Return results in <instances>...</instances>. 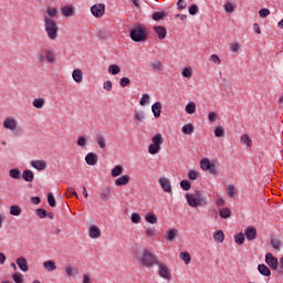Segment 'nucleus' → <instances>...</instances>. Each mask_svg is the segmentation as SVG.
<instances>
[{
  "label": "nucleus",
  "instance_id": "f3484780",
  "mask_svg": "<svg viewBox=\"0 0 283 283\" xmlns=\"http://www.w3.org/2000/svg\"><path fill=\"white\" fill-rule=\"evenodd\" d=\"M61 12L63 17H74V14H76V9H74V6L69 4L61 7Z\"/></svg>",
  "mask_w": 283,
  "mask_h": 283
},
{
  "label": "nucleus",
  "instance_id": "6e6552de",
  "mask_svg": "<svg viewBox=\"0 0 283 283\" xmlns=\"http://www.w3.org/2000/svg\"><path fill=\"white\" fill-rule=\"evenodd\" d=\"M91 13L95 19H101V17L105 15V4L104 3H97L91 7Z\"/></svg>",
  "mask_w": 283,
  "mask_h": 283
},
{
  "label": "nucleus",
  "instance_id": "f03ea898",
  "mask_svg": "<svg viewBox=\"0 0 283 283\" xmlns=\"http://www.w3.org/2000/svg\"><path fill=\"white\" fill-rule=\"evenodd\" d=\"M186 200L189 207L197 209V207H205L207 205V200L202 197V192L199 190L195 191V195L189 192L186 193Z\"/></svg>",
  "mask_w": 283,
  "mask_h": 283
},
{
  "label": "nucleus",
  "instance_id": "f8f14e48",
  "mask_svg": "<svg viewBox=\"0 0 283 283\" xmlns=\"http://www.w3.org/2000/svg\"><path fill=\"white\" fill-rule=\"evenodd\" d=\"M156 266H159V275L164 280H171V272L169 271V268L165 263L157 264Z\"/></svg>",
  "mask_w": 283,
  "mask_h": 283
},
{
  "label": "nucleus",
  "instance_id": "58836bf2",
  "mask_svg": "<svg viewBox=\"0 0 283 283\" xmlns=\"http://www.w3.org/2000/svg\"><path fill=\"white\" fill-rule=\"evenodd\" d=\"M181 75L184 78H191V76H193V69L190 66L185 67L181 72Z\"/></svg>",
  "mask_w": 283,
  "mask_h": 283
},
{
  "label": "nucleus",
  "instance_id": "f257e3e1",
  "mask_svg": "<svg viewBox=\"0 0 283 283\" xmlns=\"http://www.w3.org/2000/svg\"><path fill=\"white\" fill-rule=\"evenodd\" d=\"M44 29L48 38L51 41H56L59 38V23L53 18H44Z\"/></svg>",
  "mask_w": 283,
  "mask_h": 283
},
{
  "label": "nucleus",
  "instance_id": "72a5a7b5",
  "mask_svg": "<svg viewBox=\"0 0 283 283\" xmlns=\"http://www.w3.org/2000/svg\"><path fill=\"white\" fill-rule=\"evenodd\" d=\"M213 240H216V242H224V232L222 230H217L213 233Z\"/></svg>",
  "mask_w": 283,
  "mask_h": 283
},
{
  "label": "nucleus",
  "instance_id": "c756f323",
  "mask_svg": "<svg viewBox=\"0 0 283 283\" xmlns=\"http://www.w3.org/2000/svg\"><path fill=\"white\" fill-rule=\"evenodd\" d=\"M9 176L13 180H21V170L19 168H12L9 170Z\"/></svg>",
  "mask_w": 283,
  "mask_h": 283
},
{
  "label": "nucleus",
  "instance_id": "7c9ffc66",
  "mask_svg": "<svg viewBox=\"0 0 283 283\" xmlns=\"http://www.w3.org/2000/svg\"><path fill=\"white\" fill-rule=\"evenodd\" d=\"M179 259L186 264H191V254L189 252H180Z\"/></svg>",
  "mask_w": 283,
  "mask_h": 283
},
{
  "label": "nucleus",
  "instance_id": "2f4dec72",
  "mask_svg": "<svg viewBox=\"0 0 283 283\" xmlns=\"http://www.w3.org/2000/svg\"><path fill=\"white\" fill-rule=\"evenodd\" d=\"M33 107H35V109H43L44 105H45V98L43 97H39L35 98L32 103Z\"/></svg>",
  "mask_w": 283,
  "mask_h": 283
},
{
  "label": "nucleus",
  "instance_id": "13d9d810",
  "mask_svg": "<svg viewBox=\"0 0 283 283\" xmlns=\"http://www.w3.org/2000/svg\"><path fill=\"white\" fill-rule=\"evenodd\" d=\"M269 14H271V10L263 8L259 11V15L261 17V19H266V17H269Z\"/></svg>",
  "mask_w": 283,
  "mask_h": 283
},
{
  "label": "nucleus",
  "instance_id": "e2e57ef3",
  "mask_svg": "<svg viewBox=\"0 0 283 283\" xmlns=\"http://www.w3.org/2000/svg\"><path fill=\"white\" fill-rule=\"evenodd\" d=\"M223 8L226 12H235V7H233V3L231 2H227Z\"/></svg>",
  "mask_w": 283,
  "mask_h": 283
},
{
  "label": "nucleus",
  "instance_id": "cd10ccee",
  "mask_svg": "<svg viewBox=\"0 0 283 283\" xmlns=\"http://www.w3.org/2000/svg\"><path fill=\"white\" fill-rule=\"evenodd\" d=\"M43 266L49 273L56 271V262H54L53 260L45 261L43 263Z\"/></svg>",
  "mask_w": 283,
  "mask_h": 283
},
{
  "label": "nucleus",
  "instance_id": "5fc2aeb1",
  "mask_svg": "<svg viewBox=\"0 0 283 283\" xmlns=\"http://www.w3.org/2000/svg\"><path fill=\"white\" fill-rule=\"evenodd\" d=\"M132 83V80L129 77H122L119 80L120 87H128V85Z\"/></svg>",
  "mask_w": 283,
  "mask_h": 283
},
{
  "label": "nucleus",
  "instance_id": "412c9836",
  "mask_svg": "<svg viewBox=\"0 0 283 283\" xmlns=\"http://www.w3.org/2000/svg\"><path fill=\"white\" fill-rule=\"evenodd\" d=\"M130 177L129 175H123L122 177L115 180L116 187H125V185H129Z\"/></svg>",
  "mask_w": 283,
  "mask_h": 283
},
{
  "label": "nucleus",
  "instance_id": "37998d69",
  "mask_svg": "<svg viewBox=\"0 0 283 283\" xmlns=\"http://www.w3.org/2000/svg\"><path fill=\"white\" fill-rule=\"evenodd\" d=\"M180 187L184 191H189V189H191V181L184 179L180 181Z\"/></svg>",
  "mask_w": 283,
  "mask_h": 283
},
{
  "label": "nucleus",
  "instance_id": "a211bd4d",
  "mask_svg": "<svg viewBox=\"0 0 283 283\" xmlns=\"http://www.w3.org/2000/svg\"><path fill=\"white\" fill-rule=\"evenodd\" d=\"M154 32H156L159 41H163L167 36V29L165 27H154Z\"/></svg>",
  "mask_w": 283,
  "mask_h": 283
},
{
  "label": "nucleus",
  "instance_id": "5701e85b",
  "mask_svg": "<svg viewBox=\"0 0 283 283\" xmlns=\"http://www.w3.org/2000/svg\"><path fill=\"white\" fill-rule=\"evenodd\" d=\"M22 179L25 182H34V172L30 169H25L22 172Z\"/></svg>",
  "mask_w": 283,
  "mask_h": 283
},
{
  "label": "nucleus",
  "instance_id": "de8ad7c7",
  "mask_svg": "<svg viewBox=\"0 0 283 283\" xmlns=\"http://www.w3.org/2000/svg\"><path fill=\"white\" fill-rule=\"evenodd\" d=\"M214 136L216 138H222V136H224V128L222 126H217L214 128Z\"/></svg>",
  "mask_w": 283,
  "mask_h": 283
},
{
  "label": "nucleus",
  "instance_id": "c03bdc74",
  "mask_svg": "<svg viewBox=\"0 0 283 283\" xmlns=\"http://www.w3.org/2000/svg\"><path fill=\"white\" fill-rule=\"evenodd\" d=\"M188 12H189V14H191V17H196V14H198V12H200V8L198 7V4H191L188 8Z\"/></svg>",
  "mask_w": 283,
  "mask_h": 283
},
{
  "label": "nucleus",
  "instance_id": "b1692460",
  "mask_svg": "<svg viewBox=\"0 0 283 283\" xmlns=\"http://www.w3.org/2000/svg\"><path fill=\"white\" fill-rule=\"evenodd\" d=\"M181 132H182V134H185L186 136H191V134H193V132H196V127L193 126V124L188 123V124H185V125L181 127Z\"/></svg>",
  "mask_w": 283,
  "mask_h": 283
},
{
  "label": "nucleus",
  "instance_id": "a18cd8bd",
  "mask_svg": "<svg viewBox=\"0 0 283 283\" xmlns=\"http://www.w3.org/2000/svg\"><path fill=\"white\" fill-rule=\"evenodd\" d=\"M151 69L154 70V72H160L163 70V62L160 60L153 62Z\"/></svg>",
  "mask_w": 283,
  "mask_h": 283
},
{
  "label": "nucleus",
  "instance_id": "774afa93",
  "mask_svg": "<svg viewBox=\"0 0 283 283\" xmlns=\"http://www.w3.org/2000/svg\"><path fill=\"white\" fill-rule=\"evenodd\" d=\"M106 92H112V81H106L103 85Z\"/></svg>",
  "mask_w": 283,
  "mask_h": 283
},
{
  "label": "nucleus",
  "instance_id": "f704fd0d",
  "mask_svg": "<svg viewBox=\"0 0 283 283\" xmlns=\"http://www.w3.org/2000/svg\"><path fill=\"white\" fill-rule=\"evenodd\" d=\"M108 74H112L113 76H116L117 74H120V66L118 64H112L108 66Z\"/></svg>",
  "mask_w": 283,
  "mask_h": 283
},
{
  "label": "nucleus",
  "instance_id": "e433bc0d",
  "mask_svg": "<svg viewBox=\"0 0 283 283\" xmlns=\"http://www.w3.org/2000/svg\"><path fill=\"white\" fill-rule=\"evenodd\" d=\"M219 216H220V218H222L223 220L229 219V217L231 216V209H229V208H222V209H220Z\"/></svg>",
  "mask_w": 283,
  "mask_h": 283
},
{
  "label": "nucleus",
  "instance_id": "c9c22d12",
  "mask_svg": "<svg viewBox=\"0 0 283 283\" xmlns=\"http://www.w3.org/2000/svg\"><path fill=\"white\" fill-rule=\"evenodd\" d=\"M145 220L149 224H157L158 223V217H156V214H154V213L146 214Z\"/></svg>",
  "mask_w": 283,
  "mask_h": 283
},
{
  "label": "nucleus",
  "instance_id": "ddd939ff",
  "mask_svg": "<svg viewBox=\"0 0 283 283\" xmlns=\"http://www.w3.org/2000/svg\"><path fill=\"white\" fill-rule=\"evenodd\" d=\"M15 264L19 266L20 271H23V273L30 271V265L28 264V259H25V256L18 258Z\"/></svg>",
  "mask_w": 283,
  "mask_h": 283
},
{
  "label": "nucleus",
  "instance_id": "4468645a",
  "mask_svg": "<svg viewBox=\"0 0 283 283\" xmlns=\"http://www.w3.org/2000/svg\"><path fill=\"white\" fill-rule=\"evenodd\" d=\"M85 163H86V165H90L91 167L98 165V155L96 153H88L85 156Z\"/></svg>",
  "mask_w": 283,
  "mask_h": 283
},
{
  "label": "nucleus",
  "instance_id": "8fccbe9b",
  "mask_svg": "<svg viewBox=\"0 0 283 283\" xmlns=\"http://www.w3.org/2000/svg\"><path fill=\"white\" fill-rule=\"evenodd\" d=\"M244 233L240 232L237 235H234V242L237 244H244Z\"/></svg>",
  "mask_w": 283,
  "mask_h": 283
},
{
  "label": "nucleus",
  "instance_id": "4d7b16f0",
  "mask_svg": "<svg viewBox=\"0 0 283 283\" xmlns=\"http://www.w3.org/2000/svg\"><path fill=\"white\" fill-rule=\"evenodd\" d=\"M48 203L51 207H56V199L54 198V195L52 192L48 195Z\"/></svg>",
  "mask_w": 283,
  "mask_h": 283
},
{
  "label": "nucleus",
  "instance_id": "69168bd1",
  "mask_svg": "<svg viewBox=\"0 0 283 283\" xmlns=\"http://www.w3.org/2000/svg\"><path fill=\"white\" fill-rule=\"evenodd\" d=\"M36 59L40 63H45V51L36 54Z\"/></svg>",
  "mask_w": 283,
  "mask_h": 283
},
{
  "label": "nucleus",
  "instance_id": "1a4fd4ad",
  "mask_svg": "<svg viewBox=\"0 0 283 283\" xmlns=\"http://www.w3.org/2000/svg\"><path fill=\"white\" fill-rule=\"evenodd\" d=\"M31 167L38 171H45L48 169V161L43 159H35L30 161Z\"/></svg>",
  "mask_w": 283,
  "mask_h": 283
},
{
  "label": "nucleus",
  "instance_id": "052dcab7",
  "mask_svg": "<svg viewBox=\"0 0 283 283\" xmlns=\"http://www.w3.org/2000/svg\"><path fill=\"white\" fill-rule=\"evenodd\" d=\"M187 8V0H178L177 1V10L181 11Z\"/></svg>",
  "mask_w": 283,
  "mask_h": 283
},
{
  "label": "nucleus",
  "instance_id": "bb28decb",
  "mask_svg": "<svg viewBox=\"0 0 283 283\" xmlns=\"http://www.w3.org/2000/svg\"><path fill=\"white\" fill-rule=\"evenodd\" d=\"M177 238H178V230L175 228H170L167 231L166 240H168V242H174V240H176Z\"/></svg>",
  "mask_w": 283,
  "mask_h": 283
},
{
  "label": "nucleus",
  "instance_id": "2eb2a0df",
  "mask_svg": "<svg viewBox=\"0 0 283 283\" xmlns=\"http://www.w3.org/2000/svg\"><path fill=\"white\" fill-rule=\"evenodd\" d=\"M159 185L166 193H171V181L168 178L160 177Z\"/></svg>",
  "mask_w": 283,
  "mask_h": 283
},
{
  "label": "nucleus",
  "instance_id": "aec40b11",
  "mask_svg": "<svg viewBox=\"0 0 283 283\" xmlns=\"http://www.w3.org/2000/svg\"><path fill=\"white\" fill-rule=\"evenodd\" d=\"M88 235L93 240H96V238H101V235H102L101 229L97 226H91V228L88 230Z\"/></svg>",
  "mask_w": 283,
  "mask_h": 283
},
{
  "label": "nucleus",
  "instance_id": "3c124183",
  "mask_svg": "<svg viewBox=\"0 0 283 283\" xmlns=\"http://www.w3.org/2000/svg\"><path fill=\"white\" fill-rule=\"evenodd\" d=\"M12 280H13V282H15V283H24V281H23V274H21V273H14V274H12Z\"/></svg>",
  "mask_w": 283,
  "mask_h": 283
},
{
  "label": "nucleus",
  "instance_id": "423d86ee",
  "mask_svg": "<svg viewBox=\"0 0 283 283\" xmlns=\"http://www.w3.org/2000/svg\"><path fill=\"white\" fill-rule=\"evenodd\" d=\"M3 127L13 132L14 136H21L23 134V130L19 127V122L13 117H7L3 122Z\"/></svg>",
  "mask_w": 283,
  "mask_h": 283
},
{
  "label": "nucleus",
  "instance_id": "a19ab883",
  "mask_svg": "<svg viewBox=\"0 0 283 283\" xmlns=\"http://www.w3.org/2000/svg\"><path fill=\"white\" fill-rule=\"evenodd\" d=\"M186 114H196V102H189L186 105Z\"/></svg>",
  "mask_w": 283,
  "mask_h": 283
},
{
  "label": "nucleus",
  "instance_id": "39448f33",
  "mask_svg": "<svg viewBox=\"0 0 283 283\" xmlns=\"http://www.w3.org/2000/svg\"><path fill=\"white\" fill-rule=\"evenodd\" d=\"M165 143V139L163 138V135L160 133H157L153 137V143L148 146V153L151 156H156V154H160L161 145Z\"/></svg>",
  "mask_w": 283,
  "mask_h": 283
},
{
  "label": "nucleus",
  "instance_id": "864d4df0",
  "mask_svg": "<svg viewBox=\"0 0 283 283\" xmlns=\"http://www.w3.org/2000/svg\"><path fill=\"white\" fill-rule=\"evenodd\" d=\"M35 213L38 217H40L41 219L43 218H48V211L43 208H39L35 210Z\"/></svg>",
  "mask_w": 283,
  "mask_h": 283
},
{
  "label": "nucleus",
  "instance_id": "338daca9",
  "mask_svg": "<svg viewBox=\"0 0 283 283\" xmlns=\"http://www.w3.org/2000/svg\"><path fill=\"white\" fill-rule=\"evenodd\" d=\"M210 61H212V63H216L217 65H220L221 63L220 57L217 54H212L210 56Z\"/></svg>",
  "mask_w": 283,
  "mask_h": 283
},
{
  "label": "nucleus",
  "instance_id": "09e8293b",
  "mask_svg": "<svg viewBox=\"0 0 283 283\" xmlns=\"http://www.w3.org/2000/svg\"><path fill=\"white\" fill-rule=\"evenodd\" d=\"M149 94H144L139 101V105H142V107H145V105H149Z\"/></svg>",
  "mask_w": 283,
  "mask_h": 283
},
{
  "label": "nucleus",
  "instance_id": "0e129e2a",
  "mask_svg": "<svg viewBox=\"0 0 283 283\" xmlns=\"http://www.w3.org/2000/svg\"><path fill=\"white\" fill-rule=\"evenodd\" d=\"M188 178H189V180H198V171H196V170H190V171L188 172Z\"/></svg>",
  "mask_w": 283,
  "mask_h": 283
},
{
  "label": "nucleus",
  "instance_id": "79ce46f5",
  "mask_svg": "<svg viewBox=\"0 0 283 283\" xmlns=\"http://www.w3.org/2000/svg\"><path fill=\"white\" fill-rule=\"evenodd\" d=\"M96 143H97V145H99V147H101L102 149H106L107 143L105 142V136H103V135H97V137H96Z\"/></svg>",
  "mask_w": 283,
  "mask_h": 283
},
{
  "label": "nucleus",
  "instance_id": "7ed1b4c3",
  "mask_svg": "<svg viewBox=\"0 0 283 283\" xmlns=\"http://www.w3.org/2000/svg\"><path fill=\"white\" fill-rule=\"evenodd\" d=\"M139 261L143 266H148V268L160 264V262H158V258H156V255H154L149 250L143 251L142 256L139 258Z\"/></svg>",
  "mask_w": 283,
  "mask_h": 283
},
{
  "label": "nucleus",
  "instance_id": "20e7f679",
  "mask_svg": "<svg viewBox=\"0 0 283 283\" xmlns=\"http://www.w3.org/2000/svg\"><path fill=\"white\" fill-rule=\"evenodd\" d=\"M129 36L135 43H143L147 41V31L143 27H135L130 30Z\"/></svg>",
  "mask_w": 283,
  "mask_h": 283
},
{
  "label": "nucleus",
  "instance_id": "bf43d9fd",
  "mask_svg": "<svg viewBox=\"0 0 283 283\" xmlns=\"http://www.w3.org/2000/svg\"><path fill=\"white\" fill-rule=\"evenodd\" d=\"M134 118L135 120L143 123V120H145V112L135 113Z\"/></svg>",
  "mask_w": 283,
  "mask_h": 283
},
{
  "label": "nucleus",
  "instance_id": "473e14b6",
  "mask_svg": "<svg viewBox=\"0 0 283 283\" xmlns=\"http://www.w3.org/2000/svg\"><path fill=\"white\" fill-rule=\"evenodd\" d=\"M123 171H124L123 166L117 165V166H115V167L112 169L111 174H112L113 178H118V176H122V175H123Z\"/></svg>",
  "mask_w": 283,
  "mask_h": 283
},
{
  "label": "nucleus",
  "instance_id": "9d476101",
  "mask_svg": "<svg viewBox=\"0 0 283 283\" xmlns=\"http://www.w3.org/2000/svg\"><path fill=\"white\" fill-rule=\"evenodd\" d=\"M265 263L268 266H270V269H272V271H277L279 261L277 258L273 256V254H265Z\"/></svg>",
  "mask_w": 283,
  "mask_h": 283
},
{
  "label": "nucleus",
  "instance_id": "c85d7f7f",
  "mask_svg": "<svg viewBox=\"0 0 283 283\" xmlns=\"http://www.w3.org/2000/svg\"><path fill=\"white\" fill-rule=\"evenodd\" d=\"M72 77L75 83H81L83 81V71L81 69L73 70Z\"/></svg>",
  "mask_w": 283,
  "mask_h": 283
},
{
  "label": "nucleus",
  "instance_id": "dca6fc26",
  "mask_svg": "<svg viewBox=\"0 0 283 283\" xmlns=\"http://www.w3.org/2000/svg\"><path fill=\"white\" fill-rule=\"evenodd\" d=\"M44 59H45V61H48V63H51V64L56 63V54L54 53V50L45 49L44 50Z\"/></svg>",
  "mask_w": 283,
  "mask_h": 283
},
{
  "label": "nucleus",
  "instance_id": "680f3d73",
  "mask_svg": "<svg viewBox=\"0 0 283 283\" xmlns=\"http://www.w3.org/2000/svg\"><path fill=\"white\" fill-rule=\"evenodd\" d=\"M271 244H272L273 249L279 250L280 247H282V241H280L279 239H272Z\"/></svg>",
  "mask_w": 283,
  "mask_h": 283
},
{
  "label": "nucleus",
  "instance_id": "ea45409f",
  "mask_svg": "<svg viewBox=\"0 0 283 283\" xmlns=\"http://www.w3.org/2000/svg\"><path fill=\"white\" fill-rule=\"evenodd\" d=\"M241 143L242 145H247V147H253V142L251 140L248 134L241 136Z\"/></svg>",
  "mask_w": 283,
  "mask_h": 283
},
{
  "label": "nucleus",
  "instance_id": "6e6d98bb",
  "mask_svg": "<svg viewBox=\"0 0 283 283\" xmlns=\"http://www.w3.org/2000/svg\"><path fill=\"white\" fill-rule=\"evenodd\" d=\"M77 145L78 147H85L87 145V136H80L77 138Z\"/></svg>",
  "mask_w": 283,
  "mask_h": 283
},
{
  "label": "nucleus",
  "instance_id": "6ab92c4d",
  "mask_svg": "<svg viewBox=\"0 0 283 283\" xmlns=\"http://www.w3.org/2000/svg\"><path fill=\"white\" fill-rule=\"evenodd\" d=\"M151 112L155 118H160V114H163V104L160 102L153 104Z\"/></svg>",
  "mask_w": 283,
  "mask_h": 283
},
{
  "label": "nucleus",
  "instance_id": "4be33fe9",
  "mask_svg": "<svg viewBox=\"0 0 283 283\" xmlns=\"http://www.w3.org/2000/svg\"><path fill=\"white\" fill-rule=\"evenodd\" d=\"M99 197L103 202H107L112 198V189L109 187L104 188L99 191Z\"/></svg>",
  "mask_w": 283,
  "mask_h": 283
},
{
  "label": "nucleus",
  "instance_id": "393cba45",
  "mask_svg": "<svg viewBox=\"0 0 283 283\" xmlns=\"http://www.w3.org/2000/svg\"><path fill=\"white\" fill-rule=\"evenodd\" d=\"M59 17V9L48 7L46 14L44 15V19H56Z\"/></svg>",
  "mask_w": 283,
  "mask_h": 283
},
{
  "label": "nucleus",
  "instance_id": "49530a36",
  "mask_svg": "<svg viewBox=\"0 0 283 283\" xmlns=\"http://www.w3.org/2000/svg\"><path fill=\"white\" fill-rule=\"evenodd\" d=\"M10 214L11 216H21V207L13 205L10 207Z\"/></svg>",
  "mask_w": 283,
  "mask_h": 283
},
{
  "label": "nucleus",
  "instance_id": "a878e982",
  "mask_svg": "<svg viewBox=\"0 0 283 283\" xmlns=\"http://www.w3.org/2000/svg\"><path fill=\"white\" fill-rule=\"evenodd\" d=\"M258 271L263 277H271V270L265 264H259Z\"/></svg>",
  "mask_w": 283,
  "mask_h": 283
},
{
  "label": "nucleus",
  "instance_id": "9b49d317",
  "mask_svg": "<svg viewBox=\"0 0 283 283\" xmlns=\"http://www.w3.org/2000/svg\"><path fill=\"white\" fill-rule=\"evenodd\" d=\"M244 235L249 242H253V240L258 238V229H255L253 226H250L244 230Z\"/></svg>",
  "mask_w": 283,
  "mask_h": 283
},
{
  "label": "nucleus",
  "instance_id": "0eeeda50",
  "mask_svg": "<svg viewBox=\"0 0 283 283\" xmlns=\"http://www.w3.org/2000/svg\"><path fill=\"white\" fill-rule=\"evenodd\" d=\"M200 167L202 171H209L212 176H218V166L211 163L209 158H202L200 160Z\"/></svg>",
  "mask_w": 283,
  "mask_h": 283
},
{
  "label": "nucleus",
  "instance_id": "603ef678",
  "mask_svg": "<svg viewBox=\"0 0 283 283\" xmlns=\"http://www.w3.org/2000/svg\"><path fill=\"white\" fill-rule=\"evenodd\" d=\"M130 220L134 224H140V214H138L137 212H134L132 216H130Z\"/></svg>",
  "mask_w": 283,
  "mask_h": 283
},
{
  "label": "nucleus",
  "instance_id": "4c0bfd02",
  "mask_svg": "<svg viewBox=\"0 0 283 283\" xmlns=\"http://www.w3.org/2000/svg\"><path fill=\"white\" fill-rule=\"evenodd\" d=\"M165 17H167V12L161 11V12H155V13H153L151 19H153L154 21H163V19H165Z\"/></svg>",
  "mask_w": 283,
  "mask_h": 283
}]
</instances>
